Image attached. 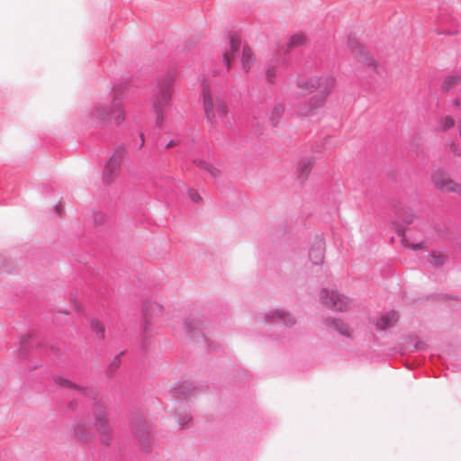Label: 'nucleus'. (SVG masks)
<instances>
[{
    "label": "nucleus",
    "mask_w": 461,
    "mask_h": 461,
    "mask_svg": "<svg viewBox=\"0 0 461 461\" xmlns=\"http://www.w3.org/2000/svg\"><path fill=\"white\" fill-rule=\"evenodd\" d=\"M334 84V78L326 74L312 75L308 77L300 78L297 82V86L308 94H314L307 101L302 113L303 114H310L321 108L333 89Z\"/></svg>",
    "instance_id": "f257e3e1"
},
{
    "label": "nucleus",
    "mask_w": 461,
    "mask_h": 461,
    "mask_svg": "<svg viewBox=\"0 0 461 461\" xmlns=\"http://www.w3.org/2000/svg\"><path fill=\"white\" fill-rule=\"evenodd\" d=\"M203 105L205 119L212 125L225 123L228 120L229 106L226 100L209 85L203 86Z\"/></svg>",
    "instance_id": "f03ea898"
},
{
    "label": "nucleus",
    "mask_w": 461,
    "mask_h": 461,
    "mask_svg": "<svg viewBox=\"0 0 461 461\" xmlns=\"http://www.w3.org/2000/svg\"><path fill=\"white\" fill-rule=\"evenodd\" d=\"M92 426L98 432L102 443L110 444L113 438V429L110 425L105 406L102 402H95L91 407L88 419Z\"/></svg>",
    "instance_id": "7ed1b4c3"
},
{
    "label": "nucleus",
    "mask_w": 461,
    "mask_h": 461,
    "mask_svg": "<svg viewBox=\"0 0 461 461\" xmlns=\"http://www.w3.org/2000/svg\"><path fill=\"white\" fill-rule=\"evenodd\" d=\"M92 115L96 122L102 125L108 124L112 119L120 125L125 117L122 104L116 99L96 104L93 108Z\"/></svg>",
    "instance_id": "20e7f679"
},
{
    "label": "nucleus",
    "mask_w": 461,
    "mask_h": 461,
    "mask_svg": "<svg viewBox=\"0 0 461 461\" xmlns=\"http://www.w3.org/2000/svg\"><path fill=\"white\" fill-rule=\"evenodd\" d=\"M172 93L173 88L170 83H161L158 85L157 93L152 100L153 108L157 114L158 125H160L162 122L163 109L169 104Z\"/></svg>",
    "instance_id": "39448f33"
},
{
    "label": "nucleus",
    "mask_w": 461,
    "mask_h": 461,
    "mask_svg": "<svg viewBox=\"0 0 461 461\" xmlns=\"http://www.w3.org/2000/svg\"><path fill=\"white\" fill-rule=\"evenodd\" d=\"M431 181L438 190L443 193H454L461 197V183L455 181L446 171L440 169L434 171Z\"/></svg>",
    "instance_id": "423d86ee"
},
{
    "label": "nucleus",
    "mask_w": 461,
    "mask_h": 461,
    "mask_svg": "<svg viewBox=\"0 0 461 461\" xmlns=\"http://www.w3.org/2000/svg\"><path fill=\"white\" fill-rule=\"evenodd\" d=\"M321 300L323 304L336 311L343 312L350 308L352 303L335 289L325 288L321 291Z\"/></svg>",
    "instance_id": "0eeeda50"
},
{
    "label": "nucleus",
    "mask_w": 461,
    "mask_h": 461,
    "mask_svg": "<svg viewBox=\"0 0 461 461\" xmlns=\"http://www.w3.org/2000/svg\"><path fill=\"white\" fill-rule=\"evenodd\" d=\"M74 438L84 444L90 443L95 438V431L93 426L87 419L82 418L77 420L73 425Z\"/></svg>",
    "instance_id": "6e6552de"
},
{
    "label": "nucleus",
    "mask_w": 461,
    "mask_h": 461,
    "mask_svg": "<svg viewBox=\"0 0 461 461\" xmlns=\"http://www.w3.org/2000/svg\"><path fill=\"white\" fill-rule=\"evenodd\" d=\"M268 321L281 323L285 327H293L296 324L297 319L291 312L283 309H274L266 314Z\"/></svg>",
    "instance_id": "1a4fd4ad"
},
{
    "label": "nucleus",
    "mask_w": 461,
    "mask_h": 461,
    "mask_svg": "<svg viewBox=\"0 0 461 461\" xmlns=\"http://www.w3.org/2000/svg\"><path fill=\"white\" fill-rule=\"evenodd\" d=\"M122 158L123 152L122 150H116L113 153L105 166L104 173V177L106 181H111L114 176L118 175Z\"/></svg>",
    "instance_id": "9d476101"
},
{
    "label": "nucleus",
    "mask_w": 461,
    "mask_h": 461,
    "mask_svg": "<svg viewBox=\"0 0 461 461\" xmlns=\"http://www.w3.org/2000/svg\"><path fill=\"white\" fill-rule=\"evenodd\" d=\"M356 60L360 68L369 70L375 71L377 69V61L366 50L359 49L356 53Z\"/></svg>",
    "instance_id": "9b49d317"
},
{
    "label": "nucleus",
    "mask_w": 461,
    "mask_h": 461,
    "mask_svg": "<svg viewBox=\"0 0 461 461\" xmlns=\"http://www.w3.org/2000/svg\"><path fill=\"white\" fill-rule=\"evenodd\" d=\"M461 85V75L458 73H452L447 75L442 81L441 90L443 92H449Z\"/></svg>",
    "instance_id": "f8f14e48"
},
{
    "label": "nucleus",
    "mask_w": 461,
    "mask_h": 461,
    "mask_svg": "<svg viewBox=\"0 0 461 461\" xmlns=\"http://www.w3.org/2000/svg\"><path fill=\"white\" fill-rule=\"evenodd\" d=\"M325 247L324 243L320 240L315 243L310 250L309 257L313 264L319 265L322 263L324 259Z\"/></svg>",
    "instance_id": "ddd939ff"
},
{
    "label": "nucleus",
    "mask_w": 461,
    "mask_h": 461,
    "mask_svg": "<svg viewBox=\"0 0 461 461\" xmlns=\"http://www.w3.org/2000/svg\"><path fill=\"white\" fill-rule=\"evenodd\" d=\"M398 320H399L398 313L394 311H392V312L386 313L385 315L382 316L378 320L376 326H377V328H379L381 330H384L386 328L393 326L398 321Z\"/></svg>",
    "instance_id": "4468645a"
},
{
    "label": "nucleus",
    "mask_w": 461,
    "mask_h": 461,
    "mask_svg": "<svg viewBox=\"0 0 461 461\" xmlns=\"http://www.w3.org/2000/svg\"><path fill=\"white\" fill-rule=\"evenodd\" d=\"M240 42L238 40L232 38L230 42V50H227L223 55V62L227 68V70L230 69L231 60L234 58V54L238 51Z\"/></svg>",
    "instance_id": "2eb2a0df"
},
{
    "label": "nucleus",
    "mask_w": 461,
    "mask_h": 461,
    "mask_svg": "<svg viewBox=\"0 0 461 461\" xmlns=\"http://www.w3.org/2000/svg\"><path fill=\"white\" fill-rule=\"evenodd\" d=\"M312 165L313 162L310 158H303L300 160L297 166L298 177L305 180L312 168Z\"/></svg>",
    "instance_id": "dca6fc26"
},
{
    "label": "nucleus",
    "mask_w": 461,
    "mask_h": 461,
    "mask_svg": "<svg viewBox=\"0 0 461 461\" xmlns=\"http://www.w3.org/2000/svg\"><path fill=\"white\" fill-rule=\"evenodd\" d=\"M255 57L251 49L248 46L243 47L241 56V65L246 72H249L254 64Z\"/></svg>",
    "instance_id": "f3484780"
},
{
    "label": "nucleus",
    "mask_w": 461,
    "mask_h": 461,
    "mask_svg": "<svg viewBox=\"0 0 461 461\" xmlns=\"http://www.w3.org/2000/svg\"><path fill=\"white\" fill-rule=\"evenodd\" d=\"M448 259V256L442 251H433L428 257L429 263L435 267H439L443 266Z\"/></svg>",
    "instance_id": "a211bd4d"
},
{
    "label": "nucleus",
    "mask_w": 461,
    "mask_h": 461,
    "mask_svg": "<svg viewBox=\"0 0 461 461\" xmlns=\"http://www.w3.org/2000/svg\"><path fill=\"white\" fill-rule=\"evenodd\" d=\"M55 384L60 387L63 388H70L77 391H79L83 394H86L88 390L86 388L78 386L75 384L73 382L69 381L68 379L62 377V376H57L54 378Z\"/></svg>",
    "instance_id": "6ab92c4d"
},
{
    "label": "nucleus",
    "mask_w": 461,
    "mask_h": 461,
    "mask_svg": "<svg viewBox=\"0 0 461 461\" xmlns=\"http://www.w3.org/2000/svg\"><path fill=\"white\" fill-rule=\"evenodd\" d=\"M308 43L307 36L303 32H297L293 34L288 41V47L296 48L300 46H304Z\"/></svg>",
    "instance_id": "aec40b11"
},
{
    "label": "nucleus",
    "mask_w": 461,
    "mask_h": 461,
    "mask_svg": "<svg viewBox=\"0 0 461 461\" xmlns=\"http://www.w3.org/2000/svg\"><path fill=\"white\" fill-rule=\"evenodd\" d=\"M438 124L439 131H447L455 126L456 121L452 116L446 115V116H443L442 118H440Z\"/></svg>",
    "instance_id": "412c9836"
},
{
    "label": "nucleus",
    "mask_w": 461,
    "mask_h": 461,
    "mask_svg": "<svg viewBox=\"0 0 461 461\" xmlns=\"http://www.w3.org/2000/svg\"><path fill=\"white\" fill-rule=\"evenodd\" d=\"M91 329L95 332L99 339L104 338V327L98 320L91 321Z\"/></svg>",
    "instance_id": "4be33fe9"
},
{
    "label": "nucleus",
    "mask_w": 461,
    "mask_h": 461,
    "mask_svg": "<svg viewBox=\"0 0 461 461\" xmlns=\"http://www.w3.org/2000/svg\"><path fill=\"white\" fill-rule=\"evenodd\" d=\"M265 76L268 83L273 84L276 77V66L269 65L265 69Z\"/></svg>",
    "instance_id": "5701e85b"
},
{
    "label": "nucleus",
    "mask_w": 461,
    "mask_h": 461,
    "mask_svg": "<svg viewBox=\"0 0 461 461\" xmlns=\"http://www.w3.org/2000/svg\"><path fill=\"white\" fill-rule=\"evenodd\" d=\"M194 163L201 168L207 170L212 176H216L219 174L218 169L213 167L212 166L209 165L208 163L202 161V160H196Z\"/></svg>",
    "instance_id": "b1692460"
},
{
    "label": "nucleus",
    "mask_w": 461,
    "mask_h": 461,
    "mask_svg": "<svg viewBox=\"0 0 461 461\" xmlns=\"http://www.w3.org/2000/svg\"><path fill=\"white\" fill-rule=\"evenodd\" d=\"M332 324L334 327L343 335H349V329L346 324L340 323L339 321H333Z\"/></svg>",
    "instance_id": "393cba45"
},
{
    "label": "nucleus",
    "mask_w": 461,
    "mask_h": 461,
    "mask_svg": "<svg viewBox=\"0 0 461 461\" xmlns=\"http://www.w3.org/2000/svg\"><path fill=\"white\" fill-rule=\"evenodd\" d=\"M135 434L140 438V440L146 439L148 436V430L145 424L140 426V428L135 429Z\"/></svg>",
    "instance_id": "a878e982"
},
{
    "label": "nucleus",
    "mask_w": 461,
    "mask_h": 461,
    "mask_svg": "<svg viewBox=\"0 0 461 461\" xmlns=\"http://www.w3.org/2000/svg\"><path fill=\"white\" fill-rule=\"evenodd\" d=\"M403 245L406 247V248H410L413 250H420V249H422L424 248V244L422 242L420 243H417V244H411L409 243L407 240H403Z\"/></svg>",
    "instance_id": "bb28decb"
},
{
    "label": "nucleus",
    "mask_w": 461,
    "mask_h": 461,
    "mask_svg": "<svg viewBox=\"0 0 461 461\" xmlns=\"http://www.w3.org/2000/svg\"><path fill=\"white\" fill-rule=\"evenodd\" d=\"M188 196L194 203H199L202 200L201 196L198 194V192L196 190H194V189H190L188 191Z\"/></svg>",
    "instance_id": "cd10ccee"
},
{
    "label": "nucleus",
    "mask_w": 461,
    "mask_h": 461,
    "mask_svg": "<svg viewBox=\"0 0 461 461\" xmlns=\"http://www.w3.org/2000/svg\"><path fill=\"white\" fill-rule=\"evenodd\" d=\"M456 126H457V132H458V136L459 138L461 139V120H459L456 123Z\"/></svg>",
    "instance_id": "c85d7f7f"
},
{
    "label": "nucleus",
    "mask_w": 461,
    "mask_h": 461,
    "mask_svg": "<svg viewBox=\"0 0 461 461\" xmlns=\"http://www.w3.org/2000/svg\"><path fill=\"white\" fill-rule=\"evenodd\" d=\"M414 217L415 216L413 214L408 215L407 222L408 223H411L413 221V220H414Z\"/></svg>",
    "instance_id": "c756f323"
},
{
    "label": "nucleus",
    "mask_w": 461,
    "mask_h": 461,
    "mask_svg": "<svg viewBox=\"0 0 461 461\" xmlns=\"http://www.w3.org/2000/svg\"><path fill=\"white\" fill-rule=\"evenodd\" d=\"M453 104H454L455 106H459L460 105V100L459 99H455L453 101Z\"/></svg>",
    "instance_id": "7c9ffc66"
},
{
    "label": "nucleus",
    "mask_w": 461,
    "mask_h": 461,
    "mask_svg": "<svg viewBox=\"0 0 461 461\" xmlns=\"http://www.w3.org/2000/svg\"><path fill=\"white\" fill-rule=\"evenodd\" d=\"M276 111H277L278 113H283V111H284L283 106H280V105H279V106H277V107H276Z\"/></svg>",
    "instance_id": "2f4dec72"
}]
</instances>
